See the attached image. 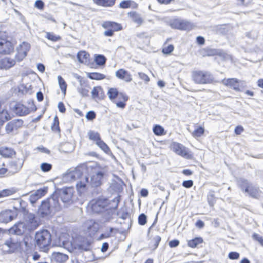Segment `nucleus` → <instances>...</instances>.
Instances as JSON below:
<instances>
[{
	"mask_svg": "<svg viewBox=\"0 0 263 263\" xmlns=\"http://www.w3.org/2000/svg\"><path fill=\"white\" fill-rule=\"evenodd\" d=\"M60 208L59 200L56 199L55 195H51L50 197L42 201L38 212L41 217H44L50 215L53 209L58 211Z\"/></svg>",
	"mask_w": 263,
	"mask_h": 263,
	"instance_id": "f257e3e1",
	"label": "nucleus"
},
{
	"mask_svg": "<svg viewBox=\"0 0 263 263\" xmlns=\"http://www.w3.org/2000/svg\"><path fill=\"white\" fill-rule=\"evenodd\" d=\"M192 79L197 84H210L214 81L213 75L208 71L194 70L192 72Z\"/></svg>",
	"mask_w": 263,
	"mask_h": 263,
	"instance_id": "f03ea898",
	"label": "nucleus"
},
{
	"mask_svg": "<svg viewBox=\"0 0 263 263\" xmlns=\"http://www.w3.org/2000/svg\"><path fill=\"white\" fill-rule=\"evenodd\" d=\"M73 192V187H65L57 189L52 195H55L56 199L58 200L59 197H60L61 201L66 206H67L72 203V198Z\"/></svg>",
	"mask_w": 263,
	"mask_h": 263,
	"instance_id": "7ed1b4c3",
	"label": "nucleus"
},
{
	"mask_svg": "<svg viewBox=\"0 0 263 263\" xmlns=\"http://www.w3.org/2000/svg\"><path fill=\"white\" fill-rule=\"evenodd\" d=\"M34 240L36 246L40 249H45L51 243V235L48 230H43L35 233Z\"/></svg>",
	"mask_w": 263,
	"mask_h": 263,
	"instance_id": "20e7f679",
	"label": "nucleus"
},
{
	"mask_svg": "<svg viewBox=\"0 0 263 263\" xmlns=\"http://www.w3.org/2000/svg\"><path fill=\"white\" fill-rule=\"evenodd\" d=\"M110 200L107 198L100 197L97 199L92 200L89 202V206L92 212L99 213L103 212L104 210L107 208Z\"/></svg>",
	"mask_w": 263,
	"mask_h": 263,
	"instance_id": "39448f33",
	"label": "nucleus"
},
{
	"mask_svg": "<svg viewBox=\"0 0 263 263\" xmlns=\"http://www.w3.org/2000/svg\"><path fill=\"white\" fill-rule=\"evenodd\" d=\"M120 200V196L118 195L110 200V203H109L107 208L103 211V218L105 219V222L109 221L112 219L113 216L116 214Z\"/></svg>",
	"mask_w": 263,
	"mask_h": 263,
	"instance_id": "423d86ee",
	"label": "nucleus"
},
{
	"mask_svg": "<svg viewBox=\"0 0 263 263\" xmlns=\"http://www.w3.org/2000/svg\"><path fill=\"white\" fill-rule=\"evenodd\" d=\"M92 167L94 168V174L91 177L90 184L92 187H98L101 184L105 172L98 164H95Z\"/></svg>",
	"mask_w": 263,
	"mask_h": 263,
	"instance_id": "0eeeda50",
	"label": "nucleus"
},
{
	"mask_svg": "<svg viewBox=\"0 0 263 263\" xmlns=\"http://www.w3.org/2000/svg\"><path fill=\"white\" fill-rule=\"evenodd\" d=\"M28 104H30V108L21 103H17L13 108V111L18 116H25L29 114L30 110L34 111L37 109L34 104V102L32 100L28 101Z\"/></svg>",
	"mask_w": 263,
	"mask_h": 263,
	"instance_id": "6e6552de",
	"label": "nucleus"
},
{
	"mask_svg": "<svg viewBox=\"0 0 263 263\" xmlns=\"http://www.w3.org/2000/svg\"><path fill=\"white\" fill-rule=\"evenodd\" d=\"M200 54L203 57L218 55L223 60H226L230 58V55L223 50L219 49L211 48L209 47L202 48L200 50Z\"/></svg>",
	"mask_w": 263,
	"mask_h": 263,
	"instance_id": "1a4fd4ad",
	"label": "nucleus"
},
{
	"mask_svg": "<svg viewBox=\"0 0 263 263\" xmlns=\"http://www.w3.org/2000/svg\"><path fill=\"white\" fill-rule=\"evenodd\" d=\"M86 166L85 164H83L76 167L73 171L69 173V176L72 179L81 180L84 178L85 175L84 174H86Z\"/></svg>",
	"mask_w": 263,
	"mask_h": 263,
	"instance_id": "9d476101",
	"label": "nucleus"
},
{
	"mask_svg": "<svg viewBox=\"0 0 263 263\" xmlns=\"http://www.w3.org/2000/svg\"><path fill=\"white\" fill-rule=\"evenodd\" d=\"M25 161V158H17L11 161L9 164L10 172L13 174L18 172L22 168Z\"/></svg>",
	"mask_w": 263,
	"mask_h": 263,
	"instance_id": "9b49d317",
	"label": "nucleus"
},
{
	"mask_svg": "<svg viewBox=\"0 0 263 263\" xmlns=\"http://www.w3.org/2000/svg\"><path fill=\"white\" fill-rule=\"evenodd\" d=\"M12 43L4 38H0V53L8 54L13 51Z\"/></svg>",
	"mask_w": 263,
	"mask_h": 263,
	"instance_id": "f8f14e48",
	"label": "nucleus"
},
{
	"mask_svg": "<svg viewBox=\"0 0 263 263\" xmlns=\"http://www.w3.org/2000/svg\"><path fill=\"white\" fill-rule=\"evenodd\" d=\"M17 216L16 211L11 210H6L0 213V222L8 223L13 220Z\"/></svg>",
	"mask_w": 263,
	"mask_h": 263,
	"instance_id": "ddd939ff",
	"label": "nucleus"
},
{
	"mask_svg": "<svg viewBox=\"0 0 263 263\" xmlns=\"http://www.w3.org/2000/svg\"><path fill=\"white\" fill-rule=\"evenodd\" d=\"M23 121L22 119H14L9 122L6 125V130L7 134H10L14 130H16L21 128L23 124Z\"/></svg>",
	"mask_w": 263,
	"mask_h": 263,
	"instance_id": "4468645a",
	"label": "nucleus"
},
{
	"mask_svg": "<svg viewBox=\"0 0 263 263\" xmlns=\"http://www.w3.org/2000/svg\"><path fill=\"white\" fill-rule=\"evenodd\" d=\"M172 150L177 155L186 158H189V154L186 150V148L182 144L177 142H174L172 144Z\"/></svg>",
	"mask_w": 263,
	"mask_h": 263,
	"instance_id": "2eb2a0df",
	"label": "nucleus"
},
{
	"mask_svg": "<svg viewBox=\"0 0 263 263\" xmlns=\"http://www.w3.org/2000/svg\"><path fill=\"white\" fill-rule=\"evenodd\" d=\"M22 249L28 253L31 251L32 248V237L29 235H25L20 243Z\"/></svg>",
	"mask_w": 263,
	"mask_h": 263,
	"instance_id": "dca6fc26",
	"label": "nucleus"
},
{
	"mask_svg": "<svg viewBox=\"0 0 263 263\" xmlns=\"http://www.w3.org/2000/svg\"><path fill=\"white\" fill-rule=\"evenodd\" d=\"M88 180V177L85 175L83 179L80 180L76 183L77 190L80 195L86 191L87 185L89 183Z\"/></svg>",
	"mask_w": 263,
	"mask_h": 263,
	"instance_id": "f3484780",
	"label": "nucleus"
},
{
	"mask_svg": "<svg viewBox=\"0 0 263 263\" xmlns=\"http://www.w3.org/2000/svg\"><path fill=\"white\" fill-rule=\"evenodd\" d=\"M222 83L224 85L233 88L236 91H240L239 80L236 78H229L223 79Z\"/></svg>",
	"mask_w": 263,
	"mask_h": 263,
	"instance_id": "a211bd4d",
	"label": "nucleus"
},
{
	"mask_svg": "<svg viewBox=\"0 0 263 263\" xmlns=\"http://www.w3.org/2000/svg\"><path fill=\"white\" fill-rule=\"evenodd\" d=\"M51 258L52 261L64 263L68 259V256L63 253L56 252L52 254Z\"/></svg>",
	"mask_w": 263,
	"mask_h": 263,
	"instance_id": "6ab92c4d",
	"label": "nucleus"
},
{
	"mask_svg": "<svg viewBox=\"0 0 263 263\" xmlns=\"http://www.w3.org/2000/svg\"><path fill=\"white\" fill-rule=\"evenodd\" d=\"M25 224L23 222H19L15 224L10 230V232L17 235H22L26 230Z\"/></svg>",
	"mask_w": 263,
	"mask_h": 263,
	"instance_id": "aec40b11",
	"label": "nucleus"
},
{
	"mask_svg": "<svg viewBox=\"0 0 263 263\" xmlns=\"http://www.w3.org/2000/svg\"><path fill=\"white\" fill-rule=\"evenodd\" d=\"M102 27L105 29H110L115 31L121 30L122 28L120 24L111 21L104 22L102 24Z\"/></svg>",
	"mask_w": 263,
	"mask_h": 263,
	"instance_id": "412c9836",
	"label": "nucleus"
},
{
	"mask_svg": "<svg viewBox=\"0 0 263 263\" xmlns=\"http://www.w3.org/2000/svg\"><path fill=\"white\" fill-rule=\"evenodd\" d=\"M15 64V60L11 58H5L2 59L0 60V69H9L14 66Z\"/></svg>",
	"mask_w": 263,
	"mask_h": 263,
	"instance_id": "4be33fe9",
	"label": "nucleus"
},
{
	"mask_svg": "<svg viewBox=\"0 0 263 263\" xmlns=\"http://www.w3.org/2000/svg\"><path fill=\"white\" fill-rule=\"evenodd\" d=\"M91 93L93 99H103L104 95V91L101 86L94 87L91 92Z\"/></svg>",
	"mask_w": 263,
	"mask_h": 263,
	"instance_id": "5701e85b",
	"label": "nucleus"
},
{
	"mask_svg": "<svg viewBox=\"0 0 263 263\" xmlns=\"http://www.w3.org/2000/svg\"><path fill=\"white\" fill-rule=\"evenodd\" d=\"M246 193L249 194L251 197L258 199L260 196L261 192L258 187L251 184L249 187L248 191H246Z\"/></svg>",
	"mask_w": 263,
	"mask_h": 263,
	"instance_id": "b1692460",
	"label": "nucleus"
},
{
	"mask_svg": "<svg viewBox=\"0 0 263 263\" xmlns=\"http://www.w3.org/2000/svg\"><path fill=\"white\" fill-rule=\"evenodd\" d=\"M116 0H93V2L96 5L104 7H112Z\"/></svg>",
	"mask_w": 263,
	"mask_h": 263,
	"instance_id": "393cba45",
	"label": "nucleus"
},
{
	"mask_svg": "<svg viewBox=\"0 0 263 263\" xmlns=\"http://www.w3.org/2000/svg\"><path fill=\"white\" fill-rule=\"evenodd\" d=\"M128 15L132 18V21L138 25H140L143 23V19L135 11H132L128 13Z\"/></svg>",
	"mask_w": 263,
	"mask_h": 263,
	"instance_id": "a878e982",
	"label": "nucleus"
},
{
	"mask_svg": "<svg viewBox=\"0 0 263 263\" xmlns=\"http://www.w3.org/2000/svg\"><path fill=\"white\" fill-rule=\"evenodd\" d=\"M203 240L201 237H196L192 239L187 241V245L192 248L198 247V246L203 243Z\"/></svg>",
	"mask_w": 263,
	"mask_h": 263,
	"instance_id": "bb28decb",
	"label": "nucleus"
},
{
	"mask_svg": "<svg viewBox=\"0 0 263 263\" xmlns=\"http://www.w3.org/2000/svg\"><path fill=\"white\" fill-rule=\"evenodd\" d=\"M78 60L81 63H86L89 57V54L85 51H80L77 53Z\"/></svg>",
	"mask_w": 263,
	"mask_h": 263,
	"instance_id": "cd10ccee",
	"label": "nucleus"
},
{
	"mask_svg": "<svg viewBox=\"0 0 263 263\" xmlns=\"http://www.w3.org/2000/svg\"><path fill=\"white\" fill-rule=\"evenodd\" d=\"M119 92L116 88H110L107 91L109 98L113 102H115V100L119 96Z\"/></svg>",
	"mask_w": 263,
	"mask_h": 263,
	"instance_id": "c85d7f7f",
	"label": "nucleus"
},
{
	"mask_svg": "<svg viewBox=\"0 0 263 263\" xmlns=\"http://www.w3.org/2000/svg\"><path fill=\"white\" fill-rule=\"evenodd\" d=\"M0 154L5 157H9L14 155L15 151L11 148L2 147L0 148Z\"/></svg>",
	"mask_w": 263,
	"mask_h": 263,
	"instance_id": "c756f323",
	"label": "nucleus"
},
{
	"mask_svg": "<svg viewBox=\"0 0 263 263\" xmlns=\"http://www.w3.org/2000/svg\"><path fill=\"white\" fill-rule=\"evenodd\" d=\"M238 183L241 189L244 190L245 192L248 191L249 187L252 184L247 180L243 178L240 179L238 181Z\"/></svg>",
	"mask_w": 263,
	"mask_h": 263,
	"instance_id": "7c9ffc66",
	"label": "nucleus"
},
{
	"mask_svg": "<svg viewBox=\"0 0 263 263\" xmlns=\"http://www.w3.org/2000/svg\"><path fill=\"white\" fill-rule=\"evenodd\" d=\"M87 77L91 80H101L105 78V76L98 72H90L87 73Z\"/></svg>",
	"mask_w": 263,
	"mask_h": 263,
	"instance_id": "2f4dec72",
	"label": "nucleus"
},
{
	"mask_svg": "<svg viewBox=\"0 0 263 263\" xmlns=\"http://www.w3.org/2000/svg\"><path fill=\"white\" fill-rule=\"evenodd\" d=\"M106 58L103 54H96L95 58V62L99 66L104 65L106 63Z\"/></svg>",
	"mask_w": 263,
	"mask_h": 263,
	"instance_id": "473e14b6",
	"label": "nucleus"
},
{
	"mask_svg": "<svg viewBox=\"0 0 263 263\" xmlns=\"http://www.w3.org/2000/svg\"><path fill=\"white\" fill-rule=\"evenodd\" d=\"M51 130L54 132H60L59 126V120L58 117L55 116L53 118V123L51 126Z\"/></svg>",
	"mask_w": 263,
	"mask_h": 263,
	"instance_id": "72a5a7b5",
	"label": "nucleus"
},
{
	"mask_svg": "<svg viewBox=\"0 0 263 263\" xmlns=\"http://www.w3.org/2000/svg\"><path fill=\"white\" fill-rule=\"evenodd\" d=\"M117 215L119 218L123 220H125L126 219L130 220V215L128 212H127L126 209H122L119 210L117 212Z\"/></svg>",
	"mask_w": 263,
	"mask_h": 263,
	"instance_id": "f704fd0d",
	"label": "nucleus"
},
{
	"mask_svg": "<svg viewBox=\"0 0 263 263\" xmlns=\"http://www.w3.org/2000/svg\"><path fill=\"white\" fill-rule=\"evenodd\" d=\"M58 79L61 91L64 95H65L67 89L66 83L65 82L64 79L60 76H58Z\"/></svg>",
	"mask_w": 263,
	"mask_h": 263,
	"instance_id": "c9c22d12",
	"label": "nucleus"
},
{
	"mask_svg": "<svg viewBox=\"0 0 263 263\" xmlns=\"http://www.w3.org/2000/svg\"><path fill=\"white\" fill-rule=\"evenodd\" d=\"M88 135L89 139L95 141L96 143L101 139L100 134L98 132L89 130L88 132Z\"/></svg>",
	"mask_w": 263,
	"mask_h": 263,
	"instance_id": "e433bc0d",
	"label": "nucleus"
},
{
	"mask_svg": "<svg viewBox=\"0 0 263 263\" xmlns=\"http://www.w3.org/2000/svg\"><path fill=\"white\" fill-rule=\"evenodd\" d=\"M96 144L106 154H109L110 150L107 145L101 139L96 143Z\"/></svg>",
	"mask_w": 263,
	"mask_h": 263,
	"instance_id": "4c0bfd02",
	"label": "nucleus"
},
{
	"mask_svg": "<svg viewBox=\"0 0 263 263\" xmlns=\"http://www.w3.org/2000/svg\"><path fill=\"white\" fill-rule=\"evenodd\" d=\"M21 48L20 54H22L23 57H25L27 54V52L30 50V44L26 42H23L21 45Z\"/></svg>",
	"mask_w": 263,
	"mask_h": 263,
	"instance_id": "58836bf2",
	"label": "nucleus"
},
{
	"mask_svg": "<svg viewBox=\"0 0 263 263\" xmlns=\"http://www.w3.org/2000/svg\"><path fill=\"white\" fill-rule=\"evenodd\" d=\"M153 132L157 136H161L165 134L164 128L160 125H155L153 127Z\"/></svg>",
	"mask_w": 263,
	"mask_h": 263,
	"instance_id": "ea45409f",
	"label": "nucleus"
},
{
	"mask_svg": "<svg viewBox=\"0 0 263 263\" xmlns=\"http://www.w3.org/2000/svg\"><path fill=\"white\" fill-rule=\"evenodd\" d=\"M179 30H190L192 28V24L187 21L181 20Z\"/></svg>",
	"mask_w": 263,
	"mask_h": 263,
	"instance_id": "a19ab883",
	"label": "nucleus"
},
{
	"mask_svg": "<svg viewBox=\"0 0 263 263\" xmlns=\"http://www.w3.org/2000/svg\"><path fill=\"white\" fill-rule=\"evenodd\" d=\"M45 37L49 40L53 42H57L61 40L60 35L54 34L53 32H46Z\"/></svg>",
	"mask_w": 263,
	"mask_h": 263,
	"instance_id": "79ce46f5",
	"label": "nucleus"
},
{
	"mask_svg": "<svg viewBox=\"0 0 263 263\" xmlns=\"http://www.w3.org/2000/svg\"><path fill=\"white\" fill-rule=\"evenodd\" d=\"M208 201L210 206H213L216 201L215 199L214 192L210 191L208 195Z\"/></svg>",
	"mask_w": 263,
	"mask_h": 263,
	"instance_id": "37998d69",
	"label": "nucleus"
},
{
	"mask_svg": "<svg viewBox=\"0 0 263 263\" xmlns=\"http://www.w3.org/2000/svg\"><path fill=\"white\" fill-rule=\"evenodd\" d=\"M204 133V129L201 126H199L196 128L192 133V135L194 137H200L203 135Z\"/></svg>",
	"mask_w": 263,
	"mask_h": 263,
	"instance_id": "c03bdc74",
	"label": "nucleus"
},
{
	"mask_svg": "<svg viewBox=\"0 0 263 263\" xmlns=\"http://www.w3.org/2000/svg\"><path fill=\"white\" fill-rule=\"evenodd\" d=\"M48 191L47 187H43V188H41L40 189L37 190L34 193L39 198H41L43 196H44L47 193Z\"/></svg>",
	"mask_w": 263,
	"mask_h": 263,
	"instance_id": "a18cd8bd",
	"label": "nucleus"
},
{
	"mask_svg": "<svg viewBox=\"0 0 263 263\" xmlns=\"http://www.w3.org/2000/svg\"><path fill=\"white\" fill-rule=\"evenodd\" d=\"M40 168L43 172H48L51 170L52 165L47 162H43L41 164Z\"/></svg>",
	"mask_w": 263,
	"mask_h": 263,
	"instance_id": "49530a36",
	"label": "nucleus"
},
{
	"mask_svg": "<svg viewBox=\"0 0 263 263\" xmlns=\"http://www.w3.org/2000/svg\"><path fill=\"white\" fill-rule=\"evenodd\" d=\"M132 3H134V2L130 0L123 1L120 3L119 7L123 9L130 8Z\"/></svg>",
	"mask_w": 263,
	"mask_h": 263,
	"instance_id": "de8ad7c7",
	"label": "nucleus"
},
{
	"mask_svg": "<svg viewBox=\"0 0 263 263\" xmlns=\"http://www.w3.org/2000/svg\"><path fill=\"white\" fill-rule=\"evenodd\" d=\"M147 222V216L144 213L139 215L138 217V223L141 226L145 224Z\"/></svg>",
	"mask_w": 263,
	"mask_h": 263,
	"instance_id": "09e8293b",
	"label": "nucleus"
},
{
	"mask_svg": "<svg viewBox=\"0 0 263 263\" xmlns=\"http://www.w3.org/2000/svg\"><path fill=\"white\" fill-rule=\"evenodd\" d=\"M181 20H178V19H175L172 21L171 23V26L173 28H175L177 29H180V23H181Z\"/></svg>",
	"mask_w": 263,
	"mask_h": 263,
	"instance_id": "8fccbe9b",
	"label": "nucleus"
},
{
	"mask_svg": "<svg viewBox=\"0 0 263 263\" xmlns=\"http://www.w3.org/2000/svg\"><path fill=\"white\" fill-rule=\"evenodd\" d=\"M126 71L125 69H120L119 70H117L116 72V76L121 80H123L124 78L125 75L126 74Z\"/></svg>",
	"mask_w": 263,
	"mask_h": 263,
	"instance_id": "3c124183",
	"label": "nucleus"
},
{
	"mask_svg": "<svg viewBox=\"0 0 263 263\" xmlns=\"http://www.w3.org/2000/svg\"><path fill=\"white\" fill-rule=\"evenodd\" d=\"M78 92L84 97L88 96L89 90L83 87H80L78 88Z\"/></svg>",
	"mask_w": 263,
	"mask_h": 263,
	"instance_id": "603ef678",
	"label": "nucleus"
},
{
	"mask_svg": "<svg viewBox=\"0 0 263 263\" xmlns=\"http://www.w3.org/2000/svg\"><path fill=\"white\" fill-rule=\"evenodd\" d=\"M174 49L173 45H168L167 47L163 48L162 52L165 54H169L174 50Z\"/></svg>",
	"mask_w": 263,
	"mask_h": 263,
	"instance_id": "864d4df0",
	"label": "nucleus"
},
{
	"mask_svg": "<svg viewBox=\"0 0 263 263\" xmlns=\"http://www.w3.org/2000/svg\"><path fill=\"white\" fill-rule=\"evenodd\" d=\"M34 7L39 10H43L45 7V4L43 1L36 0L34 3Z\"/></svg>",
	"mask_w": 263,
	"mask_h": 263,
	"instance_id": "5fc2aeb1",
	"label": "nucleus"
},
{
	"mask_svg": "<svg viewBox=\"0 0 263 263\" xmlns=\"http://www.w3.org/2000/svg\"><path fill=\"white\" fill-rule=\"evenodd\" d=\"M96 117V114L94 111L90 110L87 112L86 115V118L89 121H92Z\"/></svg>",
	"mask_w": 263,
	"mask_h": 263,
	"instance_id": "6e6d98bb",
	"label": "nucleus"
},
{
	"mask_svg": "<svg viewBox=\"0 0 263 263\" xmlns=\"http://www.w3.org/2000/svg\"><path fill=\"white\" fill-rule=\"evenodd\" d=\"M252 238L257 241L261 246L263 247V237L260 236L257 233H254L252 235Z\"/></svg>",
	"mask_w": 263,
	"mask_h": 263,
	"instance_id": "4d7b16f0",
	"label": "nucleus"
},
{
	"mask_svg": "<svg viewBox=\"0 0 263 263\" xmlns=\"http://www.w3.org/2000/svg\"><path fill=\"white\" fill-rule=\"evenodd\" d=\"M239 256V253L237 252H231L228 254V257L232 260L238 259Z\"/></svg>",
	"mask_w": 263,
	"mask_h": 263,
	"instance_id": "13d9d810",
	"label": "nucleus"
},
{
	"mask_svg": "<svg viewBox=\"0 0 263 263\" xmlns=\"http://www.w3.org/2000/svg\"><path fill=\"white\" fill-rule=\"evenodd\" d=\"M194 184L193 181L192 180H187L183 181L182 185L183 187L189 189L193 186Z\"/></svg>",
	"mask_w": 263,
	"mask_h": 263,
	"instance_id": "bf43d9fd",
	"label": "nucleus"
},
{
	"mask_svg": "<svg viewBox=\"0 0 263 263\" xmlns=\"http://www.w3.org/2000/svg\"><path fill=\"white\" fill-rule=\"evenodd\" d=\"M138 74L139 77L141 80L145 81V83H147L149 81L150 79L147 75L143 72H138Z\"/></svg>",
	"mask_w": 263,
	"mask_h": 263,
	"instance_id": "052dcab7",
	"label": "nucleus"
},
{
	"mask_svg": "<svg viewBox=\"0 0 263 263\" xmlns=\"http://www.w3.org/2000/svg\"><path fill=\"white\" fill-rule=\"evenodd\" d=\"M76 79L79 81L81 87H83V86H85L87 80L83 77H82L80 76L77 75L76 77Z\"/></svg>",
	"mask_w": 263,
	"mask_h": 263,
	"instance_id": "680f3d73",
	"label": "nucleus"
},
{
	"mask_svg": "<svg viewBox=\"0 0 263 263\" xmlns=\"http://www.w3.org/2000/svg\"><path fill=\"white\" fill-rule=\"evenodd\" d=\"M246 36L248 38L254 40L257 37V33L255 31H252L246 33Z\"/></svg>",
	"mask_w": 263,
	"mask_h": 263,
	"instance_id": "e2e57ef3",
	"label": "nucleus"
},
{
	"mask_svg": "<svg viewBox=\"0 0 263 263\" xmlns=\"http://www.w3.org/2000/svg\"><path fill=\"white\" fill-rule=\"evenodd\" d=\"M40 198L33 193L29 196V201L32 204H34Z\"/></svg>",
	"mask_w": 263,
	"mask_h": 263,
	"instance_id": "0e129e2a",
	"label": "nucleus"
},
{
	"mask_svg": "<svg viewBox=\"0 0 263 263\" xmlns=\"http://www.w3.org/2000/svg\"><path fill=\"white\" fill-rule=\"evenodd\" d=\"M127 101H115V102H114L117 107H119V108H122V109H123L125 108V106H126V102Z\"/></svg>",
	"mask_w": 263,
	"mask_h": 263,
	"instance_id": "69168bd1",
	"label": "nucleus"
},
{
	"mask_svg": "<svg viewBox=\"0 0 263 263\" xmlns=\"http://www.w3.org/2000/svg\"><path fill=\"white\" fill-rule=\"evenodd\" d=\"M161 240V237L159 236H156L153 238V241L154 242V249H156L158 247Z\"/></svg>",
	"mask_w": 263,
	"mask_h": 263,
	"instance_id": "338daca9",
	"label": "nucleus"
},
{
	"mask_svg": "<svg viewBox=\"0 0 263 263\" xmlns=\"http://www.w3.org/2000/svg\"><path fill=\"white\" fill-rule=\"evenodd\" d=\"M117 98L120 100V101H127L128 99V96L123 92H119Z\"/></svg>",
	"mask_w": 263,
	"mask_h": 263,
	"instance_id": "774afa93",
	"label": "nucleus"
}]
</instances>
